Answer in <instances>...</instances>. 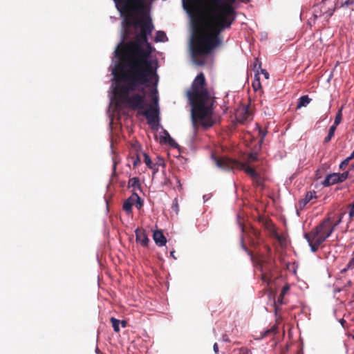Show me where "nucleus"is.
I'll return each instance as SVG.
<instances>
[{"instance_id":"f257e3e1","label":"nucleus","mask_w":354,"mask_h":354,"mask_svg":"<svg viewBox=\"0 0 354 354\" xmlns=\"http://www.w3.org/2000/svg\"><path fill=\"white\" fill-rule=\"evenodd\" d=\"M229 1L230 3L222 0H212L215 6L210 8L206 16L192 19L191 53L194 62L198 66L204 65L203 57L221 44L220 34L224 30L230 29L235 20L236 12L232 3L236 0Z\"/></svg>"},{"instance_id":"f03ea898","label":"nucleus","mask_w":354,"mask_h":354,"mask_svg":"<svg viewBox=\"0 0 354 354\" xmlns=\"http://www.w3.org/2000/svg\"><path fill=\"white\" fill-rule=\"evenodd\" d=\"M115 80L113 93L115 99L121 104H127L133 110H143L147 106L149 109L142 112L151 124L158 117V110L146 102V91L143 87L152 85L157 86L159 77L157 70H145L115 66L113 71Z\"/></svg>"},{"instance_id":"7ed1b4c3","label":"nucleus","mask_w":354,"mask_h":354,"mask_svg":"<svg viewBox=\"0 0 354 354\" xmlns=\"http://www.w3.org/2000/svg\"><path fill=\"white\" fill-rule=\"evenodd\" d=\"M129 26L139 24L140 33L136 37L134 41H129L124 46L118 47L115 55L121 58V63L116 66L131 68L156 70L149 59L153 51L151 44L148 42V35H151L153 26L149 18L145 21H138L133 24L131 20L126 21Z\"/></svg>"},{"instance_id":"20e7f679","label":"nucleus","mask_w":354,"mask_h":354,"mask_svg":"<svg viewBox=\"0 0 354 354\" xmlns=\"http://www.w3.org/2000/svg\"><path fill=\"white\" fill-rule=\"evenodd\" d=\"M187 97L192 108V120L196 128L198 124L205 129L214 124L213 113L215 97L207 88L205 75L200 73L194 80L191 88L187 91Z\"/></svg>"},{"instance_id":"39448f33","label":"nucleus","mask_w":354,"mask_h":354,"mask_svg":"<svg viewBox=\"0 0 354 354\" xmlns=\"http://www.w3.org/2000/svg\"><path fill=\"white\" fill-rule=\"evenodd\" d=\"M334 231L332 218L328 216L308 233L304 234L313 252H316L320 245L328 238Z\"/></svg>"},{"instance_id":"423d86ee","label":"nucleus","mask_w":354,"mask_h":354,"mask_svg":"<svg viewBox=\"0 0 354 354\" xmlns=\"http://www.w3.org/2000/svg\"><path fill=\"white\" fill-rule=\"evenodd\" d=\"M216 165L217 167L225 169V170H232L234 169H237L239 170H243L245 172L251 177L255 176L257 174V171L249 166H247L245 163L240 162L236 160H233L227 157H222L214 158Z\"/></svg>"},{"instance_id":"0eeeda50","label":"nucleus","mask_w":354,"mask_h":354,"mask_svg":"<svg viewBox=\"0 0 354 354\" xmlns=\"http://www.w3.org/2000/svg\"><path fill=\"white\" fill-rule=\"evenodd\" d=\"M241 245L243 249L251 257L252 260L259 266V270L261 272V280L266 283L267 285H269L272 277L270 260L266 259L263 255L254 259L252 252L248 250L243 242Z\"/></svg>"},{"instance_id":"6e6552de","label":"nucleus","mask_w":354,"mask_h":354,"mask_svg":"<svg viewBox=\"0 0 354 354\" xmlns=\"http://www.w3.org/2000/svg\"><path fill=\"white\" fill-rule=\"evenodd\" d=\"M118 10L122 15L131 17L133 12L144 9V3L138 0H114Z\"/></svg>"},{"instance_id":"1a4fd4ad","label":"nucleus","mask_w":354,"mask_h":354,"mask_svg":"<svg viewBox=\"0 0 354 354\" xmlns=\"http://www.w3.org/2000/svg\"><path fill=\"white\" fill-rule=\"evenodd\" d=\"M336 9L335 3H333L330 0H323L315 6L313 16L315 19L324 17L325 19H329Z\"/></svg>"},{"instance_id":"9d476101","label":"nucleus","mask_w":354,"mask_h":354,"mask_svg":"<svg viewBox=\"0 0 354 354\" xmlns=\"http://www.w3.org/2000/svg\"><path fill=\"white\" fill-rule=\"evenodd\" d=\"M348 171L343 172L342 174L333 173L326 176L322 184L324 187H329L332 185L344 182L348 178Z\"/></svg>"},{"instance_id":"9b49d317","label":"nucleus","mask_w":354,"mask_h":354,"mask_svg":"<svg viewBox=\"0 0 354 354\" xmlns=\"http://www.w3.org/2000/svg\"><path fill=\"white\" fill-rule=\"evenodd\" d=\"M135 234L137 242L140 243L144 247L148 246L149 239L147 237L145 230L142 228H137L135 230Z\"/></svg>"},{"instance_id":"f8f14e48","label":"nucleus","mask_w":354,"mask_h":354,"mask_svg":"<svg viewBox=\"0 0 354 354\" xmlns=\"http://www.w3.org/2000/svg\"><path fill=\"white\" fill-rule=\"evenodd\" d=\"M153 239L156 244L159 247L165 245L167 243V239L161 230H158L154 231L153 234Z\"/></svg>"},{"instance_id":"ddd939ff","label":"nucleus","mask_w":354,"mask_h":354,"mask_svg":"<svg viewBox=\"0 0 354 354\" xmlns=\"http://www.w3.org/2000/svg\"><path fill=\"white\" fill-rule=\"evenodd\" d=\"M336 8H351L354 10V0H337L335 2Z\"/></svg>"},{"instance_id":"4468645a","label":"nucleus","mask_w":354,"mask_h":354,"mask_svg":"<svg viewBox=\"0 0 354 354\" xmlns=\"http://www.w3.org/2000/svg\"><path fill=\"white\" fill-rule=\"evenodd\" d=\"M315 194L316 192L315 191L307 192L304 198L299 201L300 207H305L313 198H315Z\"/></svg>"},{"instance_id":"2eb2a0df","label":"nucleus","mask_w":354,"mask_h":354,"mask_svg":"<svg viewBox=\"0 0 354 354\" xmlns=\"http://www.w3.org/2000/svg\"><path fill=\"white\" fill-rule=\"evenodd\" d=\"M163 134L164 136H162L161 139L164 141V142L168 143L173 147H176L178 146V144L172 138H171L169 133L166 130L163 131Z\"/></svg>"},{"instance_id":"dca6fc26","label":"nucleus","mask_w":354,"mask_h":354,"mask_svg":"<svg viewBox=\"0 0 354 354\" xmlns=\"http://www.w3.org/2000/svg\"><path fill=\"white\" fill-rule=\"evenodd\" d=\"M143 156H144L143 160H144V162L146 164V165L151 169L153 170L154 172H157L158 170V167H156L157 164H153L152 162L150 157L149 156V155L147 153H144Z\"/></svg>"},{"instance_id":"f3484780","label":"nucleus","mask_w":354,"mask_h":354,"mask_svg":"<svg viewBox=\"0 0 354 354\" xmlns=\"http://www.w3.org/2000/svg\"><path fill=\"white\" fill-rule=\"evenodd\" d=\"M128 187L129 188H133V192H135V189H140L141 185L140 183V180L138 177H133L129 180L128 181Z\"/></svg>"},{"instance_id":"a211bd4d","label":"nucleus","mask_w":354,"mask_h":354,"mask_svg":"<svg viewBox=\"0 0 354 354\" xmlns=\"http://www.w3.org/2000/svg\"><path fill=\"white\" fill-rule=\"evenodd\" d=\"M310 101L311 99L308 95H303L299 99L297 108L300 109L302 106H306Z\"/></svg>"},{"instance_id":"6ab92c4d","label":"nucleus","mask_w":354,"mask_h":354,"mask_svg":"<svg viewBox=\"0 0 354 354\" xmlns=\"http://www.w3.org/2000/svg\"><path fill=\"white\" fill-rule=\"evenodd\" d=\"M156 42H164L167 41L166 33L164 31L158 30L156 33L154 38Z\"/></svg>"},{"instance_id":"aec40b11","label":"nucleus","mask_w":354,"mask_h":354,"mask_svg":"<svg viewBox=\"0 0 354 354\" xmlns=\"http://www.w3.org/2000/svg\"><path fill=\"white\" fill-rule=\"evenodd\" d=\"M252 85L254 90L256 91L257 90H259V88H261V83H260V79H259V73L258 70L257 71V73L254 75V80H253Z\"/></svg>"},{"instance_id":"412c9836","label":"nucleus","mask_w":354,"mask_h":354,"mask_svg":"<svg viewBox=\"0 0 354 354\" xmlns=\"http://www.w3.org/2000/svg\"><path fill=\"white\" fill-rule=\"evenodd\" d=\"M336 127H335V126H331L329 129V131H328V135L326 137H325L324 140V143H328L329 142L332 138L335 135V130H336Z\"/></svg>"},{"instance_id":"4be33fe9","label":"nucleus","mask_w":354,"mask_h":354,"mask_svg":"<svg viewBox=\"0 0 354 354\" xmlns=\"http://www.w3.org/2000/svg\"><path fill=\"white\" fill-rule=\"evenodd\" d=\"M342 109L343 107H341L339 111H337L334 123L332 126H335V127L337 128V127L341 123L342 120Z\"/></svg>"},{"instance_id":"5701e85b","label":"nucleus","mask_w":354,"mask_h":354,"mask_svg":"<svg viewBox=\"0 0 354 354\" xmlns=\"http://www.w3.org/2000/svg\"><path fill=\"white\" fill-rule=\"evenodd\" d=\"M252 181L255 184L256 186H257V187L263 186V179L260 176V174L259 173H257L255 176H253L252 178Z\"/></svg>"},{"instance_id":"b1692460","label":"nucleus","mask_w":354,"mask_h":354,"mask_svg":"<svg viewBox=\"0 0 354 354\" xmlns=\"http://www.w3.org/2000/svg\"><path fill=\"white\" fill-rule=\"evenodd\" d=\"M266 134H267L266 130L259 128L258 137H259V149L261 148V146L263 142L264 138L266 137Z\"/></svg>"},{"instance_id":"393cba45","label":"nucleus","mask_w":354,"mask_h":354,"mask_svg":"<svg viewBox=\"0 0 354 354\" xmlns=\"http://www.w3.org/2000/svg\"><path fill=\"white\" fill-rule=\"evenodd\" d=\"M111 323L112 324V326L115 332L118 333L120 331V321L117 319L115 317H111L110 319Z\"/></svg>"},{"instance_id":"a878e982","label":"nucleus","mask_w":354,"mask_h":354,"mask_svg":"<svg viewBox=\"0 0 354 354\" xmlns=\"http://www.w3.org/2000/svg\"><path fill=\"white\" fill-rule=\"evenodd\" d=\"M256 62L254 64V68L257 69V71L259 69H261V73L264 75L265 78L266 79H268L269 78V73L266 71V70L265 69H262L261 67V62H259V61L257 59L256 60Z\"/></svg>"},{"instance_id":"bb28decb","label":"nucleus","mask_w":354,"mask_h":354,"mask_svg":"<svg viewBox=\"0 0 354 354\" xmlns=\"http://www.w3.org/2000/svg\"><path fill=\"white\" fill-rule=\"evenodd\" d=\"M132 206L129 201H124L122 208L127 214H130L132 213Z\"/></svg>"},{"instance_id":"cd10ccee","label":"nucleus","mask_w":354,"mask_h":354,"mask_svg":"<svg viewBox=\"0 0 354 354\" xmlns=\"http://www.w3.org/2000/svg\"><path fill=\"white\" fill-rule=\"evenodd\" d=\"M277 328L275 325L272 326L270 329L266 330L263 333V337H268L271 334H274L277 332Z\"/></svg>"},{"instance_id":"c85d7f7f","label":"nucleus","mask_w":354,"mask_h":354,"mask_svg":"<svg viewBox=\"0 0 354 354\" xmlns=\"http://www.w3.org/2000/svg\"><path fill=\"white\" fill-rule=\"evenodd\" d=\"M258 160V153L257 152L250 153L248 155V161L249 162H254Z\"/></svg>"},{"instance_id":"c756f323","label":"nucleus","mask_w":354,"mask_h":354,"mask_svg":"<svg viewBox=\"0 0 354 354\" xmlns=\"http://www.w3.org/2000/svg\"><path fill=\"white\" fill-rule=\"evenodd\" d=\"M134 198H136V201L135 203L136 207L138 209H140L142 207L143 203L138 194H135Z\"/></svg>"},{"instance_id":"7c9ffc66","label":"nucleus","mask_w":354,"mask_h":354,"mask_svg":"<svg viewBox=\"0 0 354 354\" xmlns=\"http://www.w3.org/2000/svg\"><path fill=\"white\" fill-rule=\"evenodd\" d=\"M351 160L349 157H347L344 159L339 165V169L341 170L345 169V168L348 166L349 162Z\"/></svg>"},{"instance_id":"2f4dec72","label":"nucleus","mask_w":354,"mask_h":354,"mask_svg":"<svg viewBox=\"0 0 354 354\" xmlns=\"http://www.w3.org/2000/svg\"><path fill=\"white\" fill-rule=\"evenodd\" d=\"M244 111H245V112H244V113H243V116H241V115H239V116H238V120H239V122L243 123V122L245 120H246L248 119V118L249 113H248V110H247V109H245V110H244Z\"/></svg>"},{"instance_id":"473e14b6","label":"nucleus","mask_w":354,"mask_h":354,"mask_svg":"<svg viewBox=\"0 0 354 354\" xmlns=\"http://www.w3.org/2000/svg\"><path fill=\"white\" fill-rule=\"evenodd\" d=\"M197 0H185L184 2V7L186 9H190L193 4L196 2Z\"/></svg>"},{"instance_id":"72a5a7b5","label":"nucleus","mask_w":354,"mask_h":354,"mask_svg":"<svg viewBox=\"0 0 354 354\" xmlns=\"http://www.w3.org/2000/svg\"><path fill=\"white\" fill-rule=\"evenodd\" d=\"M290 290V285L288 283H286L283 287L281 294L282 297H284Z\"/></svg>"},{"instance_id":"f704fd0d","label":"nucleus","mask_w":354,"mask_h":354,"mask_svg":"<svg viewBox=\"0 0 354 354\" xmlns=\"http://www.w3.org/2000/svg\"><path fill=\"white\" fill-rule=\"evenodd\" d=\"M353 268H354V250L352 254V258L347 264V269H353Z\"/></svg>"},{"instance_id":"c9c22d12","label":"nucleus","mask_w":354,"mask_h":354,"mask_svg":"<svg viewBox=\"0 0 354 354\" xmlns=\"http://www.w3.org/2000/svg\"><path fill=\"white\" fill-rule=\"evenodd\" d=\"M238 354H252V353L248 348H247L245 347H242L239 350Z\"/></svg>"},{"instance_id":"e433bc0d","label":"nucleus","mask_w":354,"mask_h":354,"mask_svg":"<svg viewBox=\"0 0 354 354\" xmlns=\"http://www.w3.org/2000/svg\"><path fill=\"white\" fill-rule=\"evenodd\" d=\"M135 194H136V193L135 192H133L132 195L126 200L127 201H129L132 205L136 201V198H134Z\"/></svg>"},{"instance_id":"4c0bfd02","label":"nucleus","mask_w":354,"mask_h":354,"mask_svg":"<svg viewBox=\"0 0 354 354\" xmlns=\"http://www.w3.org/2000/svg\"><path fill=\"white\" fill-rule=\"evenodd\" d=\"M157 90L155 89L153 91V101L155 104L156 106L158 105V96L157 95Z\"/></svg>"},{"instance_id":"58836bf2","label":"nucleus","mask_w":354,"mask_h":354,"mask_svg":"<svg viewBox=\"0 0 354 354\" xmlns=\"http://www.w3.org/2000/svg\"><path fill=\"white\" fill-rule=\"evenodd\" d=\"M344 214H342L339 218L335 221V222H333L332 221V225L334 226V229L342 222V216H343Z\"/></svg>"},{"instance_id":"ea45409f","label":"nucleus","mask_w":354,"mask_h":354,"mask_svg":"<svg viewBox=\"0 0 354 354\" xmlns=\"http://www.w3.org/2000/svg\"><path fill=\"white\" fill-rule=\"evenodd\" d=\"M140 163V158L138 154H136V158L133 160V165L136 167L138 165H139Z\"/></svg>"},{"instance_id":"a19ab883","label":"nucleus","mask_w":354,"mask_h":354,"mask_svg":"<svg viewBox=\"0 0 354 354\" xmlns=\"http://www.w3.org/2000/svg\"><path fill=\"white\" fill-rule=\"evenodd\" d=\"M349 216L350 218L354 217V203L351 205L350 211H349Z\"/></svg>"},{"instance_id":"79ce46f5","label":"nucleus","mask_w":354,"mask_h":354,"mask_svg":"<svg viewBox=\"0 0 354 354\" xmlns=\"http://www.w3.org/2000/svg\"><path fill=\"white\" fill-rule=\"evenodd\" d=\"M165 185H169L171 184V180L167 177L165 178V180L162 183Z\"/></svg>"},{"instance_id":"37998d69","label":"nucleus","mask_w":354,"mask_h":354,"mask_svg":"<svg viewBox=\"0 0 354 354\" xmlns=\"http://www.w3.org/2000/svg\"><path fill=\"white\" fill-rule=\"evenodd\" d=\"M213 349H214V351L215 352L216 354H218V346L217 344V343H214V346H213Z\"/></svg>"},{"instance_id":"c03bdc74","label":"nucleus","mask_w":354,"mask_h":354,"mask_svg":"<svg viewBox=\"0 0 354 354\" xmlns=\"http://www.w3.org/2000/svg\"><path fill=\"white\" fill-rule=\"evenodd\" d=\"M157 164V167L158 168L159 166L162 165V166H164L165 164H164V160L162 159H159L158 161L156 163Z\"/></svg>"},{"instance_id":"a18cd8bd","label":"nucleus","mask_w":354,"mask_h":354,"mask_svg":"<svg viewBox=\"0 0 354 354\" xmlns=\"http://www.w3.org/2000/svg\"><path fill=\"white\" fill-rule=\"evenodd\" d=\"M175 180L176 181V183L178 184V188L179 189H181V185H180L179 178L178 177H176V176H175Z\"/></svg>"},{"instance_id":"49530a36","label":"nucleus","mask_w":354,"mask_h":354,"mask_svg":"<svg viewBox=\"0 0 354 354\" xmlns=\"http://www.w3.org/2000/svg\"><path fill=\"white\" fill-rule=\"evenodd\" d=\"M283 297H282L281 294L280 293L279 296L277 298V301L281 304H283Z\"/></svg>"},{"instance_id":"de8ad7c7","label":"nucleus","mask_w":354,"mask_h":354,"mask_svg":"<svg viewBox=\"0 0 354 354\" xmlns=\"http://www.w3.org/2000/svg\"><path fill=\"white\" fill-rule=\"evenodd\" d=\"M120 324H121V325H122V326L123 328L126 327V326H127V322H126V321H124V320L121 321V322H120Z\"/></svg>"},{"instance_id":"09e8293b","label":"nucleus","mask_w":354,"mask_h":354,"mask_svg":"<svg viewBox=\"0 0 354 354\" xmlns=\"http://www.w3.org/2000/svg\"><path fill=\"white\" fill-rule=\"evenodd\" d=\"M272 225V224L271 223H268V222H267V223H266V227H267L268 229H270V227H271Z\"/></svg>"},{"instance_id":"8fccbe9b","label":"nucleus","mask_w":354,"mask_h":354,"mask_svg":"<svg viewBox=\"0 0 354 354\" xmlns=\"http://www.w3.org/2000/svg\"><path fill=\"white\" fill-rule=\"evenodd\" d=\"M350 158V159L353 160L354 158V149H353V151L351 153V154L350 155V156H348Z\"/></svg>"},{"instance_id":"3c124183","label":"nucleus","mask_w":354,"mask_h":354,"mask_svg":"<svg viewBox=\"0 0 354 354\" xmlns=\"http://www.w3.org/2000/svg\"><path fill=\"white\" fill-rule=\"evenodd\" d=\"M223 340L225 341V342H230L228 337H225V336H223Z\"/></svg>"},{"instance_id":"603ef678","label":"nucleus","mask_w":354,"mask_h":354,"mask_svg":"<svg viewBox=\"0 0 354 354\" xmlns=\"http://www.w3.org/2000/svg\"><path fill=\"white\" fill-rule=\"evenodd\" d=\"M266 248L268 249V252H270V247L266 246Z\"/></svg>"},{"instance_id":"864d4df0","label":"nucleus","mask_w":354,"mask_h":354,"mask_svg":"<svg viewBox=\"0 0 354 354\" xmlns=\"http://www.w3.org/2000/svg\"><path fill=\"white\" fill-rule=\"evenodd\" d=\"M174 251H173V252H171V255L172 257H174Z\"/></svg>"},{"instance_id":"5fc2aeb1","label":"nucleus","mask_w":354,"mask_h":354,"mask_svg":"<svg viewBox=\"0 0 354 354\" xmlns=\"http://www.w3.org/2000/svg\"><path fill=\"white\" fill-rule=\"evenodd\" d=\"M115 165H114V167H113V171H115Z\"/></svg>"}]
</instances>
